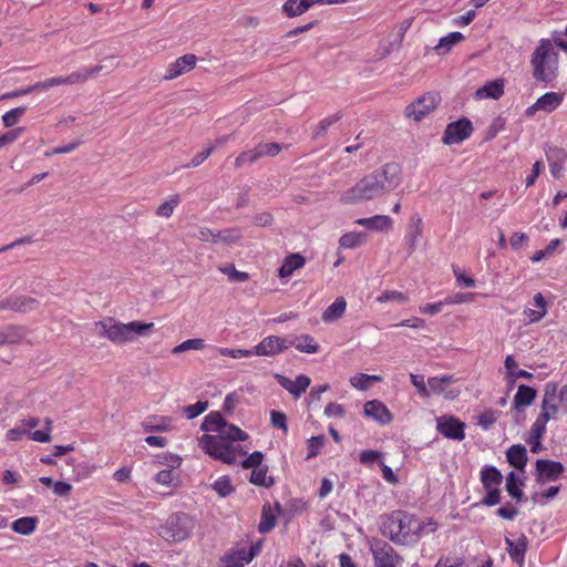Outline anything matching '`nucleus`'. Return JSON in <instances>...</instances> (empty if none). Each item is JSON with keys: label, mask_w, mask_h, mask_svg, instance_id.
<instances>
[{"label": "nucleus", "mask_w": 567, "mask_h": 567, "mask_svg": "<svg viewBox=\"0 0 567 567\" xmlns=\"http://www.w3.org/2000/svg\"><path fill=\"white\" fill-rule=\"evenodd\" d=\"M347 308V301L343 297H338L322 313V320L326 323H331L340 319Z\"/></svg>", "instance_id": "nucleus-31"}, {"label": "nucleus", "mask_w": 567, "mask_h": 567, "mask_svg": "<svg viewBox=\"0 0 567 567\" xmlns=\"http://www.w3.org/2000/svg\"><path fill=\"white\" fill-rule=\"evenodd\" d=\"M208 408L207 401H198L195 404L188 405L184 409L187 419L193 420L204 413Z\"/></svg>", "instance_id": "nucleus-56"}, {"label": "nucleus", "mask_w": 567, "mask_h": 567, "mask_svg": "<svg viewBox=\"0 0 567 567\" xmlns=\"http://www.w3.org/2000/svg\"><path fill=\"white\" fill-rule=\"evenodd\" d=\"M215 244H234L241 238V234L238 229L229 228L215 233Z\"/></svg>", "instance_id": "nucleus-45"}, {"label": "nucleus", "mask_w": 567, "mask_h": 567, "mask_svg": "<svg viewBox=\"0 0 567 567\" xmlns=\"http://www.w3.org/2000/svg\"><path fill=\"white\" fill-rule=\"evenodd\" d=\"M38 300L25 296H11L0 301V310L11 309L19 312H28L38 306Z\"/></svg>", "instance_id": "nucleus-19"}, {"label": "nucleus", "mask_w": 567, "mask_h": 567, "mask_svg": "<svg viewBox=\"0 0 567 567\" xmlns=\"http://www.w3.org/2000/svg\"><path fill=\"white\" fill-rule=\"evenodd\" d=\"M288 344L289 347H295L300 352L309 354L317 353L319 350V344L309 334L293 337L290 341H288Z\"/></svg>", "instance_id": "nucleus-29"}, {"label": "nucleus", "mask_w": 567, "mask_h": 567, "mask_svg": "<svg viewBox=\"0 0 567 567\" xmlns=\"http://www.w3.org/2000/svg\"><path fill=\"white\" fill-rule=\"evenodd\" d=\"M545 431H546V423L536 419L530 427V436H532V440L536 442V445H542L540 439L545 434Z\"/></svg>", "instance_id": "nucleus-60"}, {"label": "nucleus", "mask_w": 567, "mask_h": 567, "mask_svg": "<svg viewBox=\"0 0 567 567\" xmlns=\"http://www.w3.org/2000/svg\"><path fill=\"white\" fill-rule=\"evenodd\" d=\"M520 481L515 472H511L506 478V491L515 499L520 501L523 492L520 489Z\"/></svg>", "instance_id": "nucleus-42"}, {"label": "nucleus", "mask_w": 567, "mask_h": 567, "mask_svg": "<svg viewBox=\"0 0 567 567\" xmlns=\"http://www.w3.org/2000/svg\"><path fill=\"white\" fill-rule=\"evenodd\" d=\"M60 85H65L63 76H53V78L45 79L44 81H40V82H37L35 84H33V87H34V91L35 90L47 91L53 86H60Z\"/></svg>", "instance_id": "nucleus-58"}, {"label": "nucleus", "mask_w": 567, "mask_h": 567, "mask_svg": "<svg viewBox=\"0 0 567 567\" xmlns=\"http://www.w3.org/2000/svg\"><path fill=\"white\" fill-rule=\"evenodd\" d=\"M142 426L145 432H167L173 430V419L171 416H148Z\"/></svg>", "instance_id": "nucleus-25"}, {"label": "nucleus", "mask_w": 567, "mask_h": 567, "mask_svg": "<svg viewBox=\"0 0 567 567\" xmlns=\"http://www.w3.org/2000/svg\"><path fill=\"white\" fill-rule=\"evenodd\" d=\"M410 379L412 384L416 388L420 395L427 398L430 396V391L424 382V377L420 374H410Z\"/></svg>", "instance_id": "nucleus-63"}, {"label": "nucleus", "mask_w": 567, "mask_h": 567, "mask_svg": "<svg viewBox=\"0 0 567 567\" xmlns=\"http://www.w3.org/2000/svg\"><path fill=\"white\" fill-rule=\"evenodd\" d=\"M275 378L278 383L296 399L301 396L311 383L310 378L306 374H299L295 380L281 374H277Z\"/></svg>", "instance_id": "nucleus-18"}, {"label": "nucleus", "mask_w": 567, "mask_h": 567, "mask_svg": "<svg viewBox=\"0 0 567 567\" xmlns=\"http://www.w3.org/2000/svg\"><path fill=\"white\" fill-rule=\"evenodd\" d=\"M202 430L214 434H204L198 442L200 449L214 460L228 465H235L247 454L240 442L248 435L238 426L225 421L219 412H212L205 416Z\"/></svg>", "instance_id": "nucleus-1"}, {"label": "nucleus", "mask_w": 567, "mask_h": 567, "mask_svg": "<svg viewBox=\"0 0 567 567\" xmlns=\"http://www.w3.org/2000/svg\"><path fill=\"white\" fill-rule=\"evenodd\" d=\"M537 481L547 483L556 481L564 472V465L560 462L549 460H537L536 462Z\"/></svg>", "instance_id": "nucleus-16"}, {"label": "nucleus", "mask_w": 567, "mask_h": 567, "mask_svg": "<svg viewBox=\"0 0 567 567\" xmlns=\"http://www.w3.org/2000/svg\"><path fill=\"white\" fill-rule=\"evenodd\" d=\"M400 183L399 166L388 163L361 177L352 187L342 192L339 199L344 205L370 202L392 192Z\"/></svg>", "instance_id": "nucleus-2"}, {"label": "nucleus", "mask_w": 567, "mask_h": 567, "mask_svg": "<svg viewBox=\"0 0 567 567\" xmlns=\"http://www.w3.org/2000/svg\"><path fill=\"white\" fill-rule=\"evenodd\" d=\"M264 461V454L259 451H255L254 453H251L249 456L245 457L244 456L239 460V462L237 464H241L243 467L245 468H258L261 465Z\"/></svg>", "instance_id": "nucleus-52"}, {"label": "nucleus", "mask_w": 567, "mask_h": 567, "mask_svg": "<svg viewBox=\"0 0 567 567\" xmlns=\"http://www.w3.org/2000/svg\"><path fill=\"white\" fill-rule=\"evenodd\" d=\"M484 488L499 487L503 481L501 472L495 466H485L481 472Z\"/></svg>", "instance_id": "nucleus-33"}, {"label": "nucleus", "mask_w": 567, "mask_h": 567, "mask_svg": "<svg viewBox=\"0 0 567 567\" xmlns=\"http://www.w3.org/2000/svg\"><path fill=\"white\" fill-rule=\"evenodd\" d=\"M555 41L540 39L535 48L530 65L533 76L540 82H551L558 72V52L555 50Z\"/></svg>", "instance_id": "nucleus-5"}, {"label": "nucleus", "mask_w": 567, "mask_h": 567, "mask_svg": "<svg viewBox=\"0 0 567 567\" xmlns=\"http://www.w3.org/2000/svg\"><path fill=\"white\" fill-rule=\"evenodd\" d=\"M464 39V35L461 32H451L446 37L440 39V42L435 47V50L439 54L447 53L453 45L461 42Z\"/></svg>", "instance_id": "nucleus-39"}, {"label": "nucleus", "mask_w": 567, "mask_h": 567, "mask_svg": "<svg viewBox=\"0 0 567 567\" xmlns=\"http://www.w3.org/2000/svg\"><path fill=\"white\" fill-rule=\"evenodd\" d=\"M181 204V197L177 194L168 196L156 209V215L163 218H169L175 208Z\"/></svg>", "instance_id": "nucleus-38"}, {"label": "nucleus", "mask_w": 567, "mask_h": 567, "mask_svg": "<svg viewBox=\"0 0 567 567\" xmlns=\"http://www.w3.org/2000/svg\"><path fill=\"white\" fill-rule=\"evenodd\" d=\"M215 150V146L214 145H208L205 150H203L202 152H199L198 154H196L192 161L185 165L184 167H197L199 166L204 161H206L209 155L214 152Z\"/></svg>", "instance_id": "nucleus-61"}, {"label": "nucleus", "mask_w": 567, "mask_h": 567, "mask_svg": "<svg viewBox=\"0 0 567 567\" xmlns=\"http://www.w3.org/2000/svg\"><path fill=\"white\" fill-rule=\"evenodd\" d=\"M339 120H340V115L339 114L329 115V116L322 118L319 122L318 127L316 128V131L313 133V136L315 137H319L320 135L324 134L327 132V130L332 124L337 123Z\"/></svg>", "instance_id": "nucleus-57"}, {"label": "nucleus", "mask_w": 567, "mask_h": 567, "mask_svg": "<svg viewBox=\"0 0 567 567\" xmlns=\"http://www.w3.org/2000/svg\"><path fill=\"white\" fill-rule=\"evenodd\" d=\"M363 413L365 416L371 417L381 424H386L392 420L390 411L378 400L367 402L363 408Z\"/></svg>", "instance_id": "nucleus-22"}, {"label": "nucleus", "mask_w": 567, "mask_h": 567, "mask_svg": "<svg viewBox=\"0 0 567 567\" xmlns=\"http://www.w3.org/2000/svg\"><path fill=\"white\" fill-rule=\"evenodd\" d=\"M27 111L25 106H19L6 112L2 115V123L4 127H13Z\"/></svg>", "instance_id": "nucleus-46"}, {"label": "nucleus", "mask_w": 567, "mask_h": 567, "mask_svg": "<svg viewBox=\"0 0 567 567\" xmlns=\"http://www.w3.org/2000/svg\"><path fill=\"white\" fill-rule=\"evenodd\" d=\"M195 528V519L185 513L171 515L159 527L158 535L169 543H179L187 539Z\"/></svg>", "instance_id": "nucleus-6"}, {"label": "nucleus", "mask_w": 567, "mask_h": 567, "mask_svg": "<svg viewBox=\"0 0 567 567\" xmlns=\"http://www.w3.org/2000/svg\"><path fill=\"white\" fill-rule=\"evenodd\" d=\"M20 423L24 427L28 433L30 440L39 442V443H48L51 441V432H52V420L47 417L44 420V427L41 430L33 431L39 424L40 420L38 417H28L21 420Z\"/></svg>", "instance_id": "nucleus-13"}, {"label": "nucleus", "mask_w": 567, "mask_h": 567, "mask_svg": "<svg viewBox=\"0 0 567 567\" xmlns=\"http://www.w3.org/2000/svg\"><path fill=\"white\" fill-rule=\"evenodd\" d=\"M25 329L20 326H7L0 330V346L20 343L25 338Z\"/></svg>", "instance_id": "nucleus-24"}, {"label": "nucleus", "mask_w": 567, "mask_h": 567, "mask_svg": "<svg viewBox=\"0 0 567 567\" xmlns=\"http://www.w3.org/2000/svg\"><path fill=\"white\" fill-rule=\"evenodd\" d=\"M289 348L288 341L278 336H268L251 349L252 355L275 357Z\"/></svg>", "instance_id": "nucleus-9"}, {"label": "nucleus", "mask_w": 567, "mask_h": 567, "mask_svg": "<svg viewBox=\"0 0 567 567\" xmlns=\"http://www.w3.org/2000/svg\"><path fill=\"white\" fill-rule=\"evenodd\" d=\"M506 457L511 465L517 470L524 471L527 463L526 447L520 444L512 445L507 450Z\"/></svg>", "instance_id": "nucleus-28"}, {"label": "nucleus", "mask_w": 567, "mask_h": 567, "mask_svg": "<svg viewBox=\"0 0 567 567\" xmlns=\"http://www.w3.org/2000/svg\"><path fill=\"white\" fill-rule=\"evenodd\" d=\"M437 524L433 519L421 520L405 512L392 513L383 525V534L398 545H414L422 536L434 533Z\"/></svg>", "instance_id": "nucleus-3"}, {"label": "nucleus", "mask_w": 567, "mask_h": 567, "mask_svg": "<svg viewBox=\"0 0 567 567\" xmlns=\"http://www.w3.org/2000/svg\"><path fill=\"white\" fill-rule=\"evenodd\" d=\"M504 94V81L494 80L485 83L482 87L476 90L475 97L477 100L493 99L497 100Z\"/></svg>", "instance_id": "nucleus-23"}, {"label": "nucleus", "mask_w": 567, "mask_h": 567, "mask_svg": "<svg viewBox=\"0 0 567 567\" xmlns=\"http://www.w3.org/2000/svg\"><path fill=\"white\" fill-rule=\"evenodd\" d=\"M504 368L506 371V378L511 383H514L517 379H532L533 374L526 370L518 369V364L513 355H507L504 361Z\"/></svg>", "instance_id": "nucleus-32"}, {"label": "nucleus", "mask_w": 567, "mask_h": 567, "mask_svg": "<svg viewBox=\"0 0 567 567\" xmlns=\"http://www.w3.org/2000/svg\"><path fill=\"white\" fill-rule=\"evenodd\" d=\"M219 271L227 275L233 282H244L249 279L248 272L237 270L231 264L219 267Z\"/></svg>", "instance_id": "nucleus-48"}, {"label": "nucleus", "mask_w": 567, "mask_h": 567, "mask_svg": "<svg viewBox=\"0 0 567 567\" xmlns=\"http://www.w3.org/2000/svg\"><path fill=\"white\" fill-rule=\"evenodd\" d=\"M254 557V551L250 549L249 553L246 550H238L227 557L228 567H244Z\"/></svg>", "instance_id": "nucleus-43"}, {"label": "nucleus", "mask_w": 567, "mask_h": 567, "mask_svg": "<svg viewBox=\"0 0 567 567\" xmlns=\"http://www.w3.org/2000/svg\"><path fill=\"white\" fill-rule=\"evenodd\" d=\"M534 308H526L523 315L527 318V323H536L540 321L548 312V305L544 296L537 292L533 297Z\"/></svg>", "instance_id": "nucleus-21"}, {"label": "nucleus", "mask_w": 567, "mask_h": 567, "mask_svg": "<svg viewBox=\"0 0 567 567\" xmlns=\"http://www.w3.org/2000/svg\"><path fill=\"white\" fill-rule=\"evenodd\" d=\"M408 300L409 297L405 293L395 290H385L377 298V301L380 303H386L390 301L405 303Z\"/></svg>", "instance_id": "nucleus-47"}, {"label": "nucleus", "mask_w": 567, "mask_h": 567, "mask_svg": "<svg viewBox=\"0 0 567 567\" xmlns=\"http://www.w3.org/2000/svg\"><path fill=\"white\" fill-rule=\"evenodd\" d=\"M63 78H64L65 85H74V84H79V83H84L90 79L89 73L86 72V68L74 71Z\"/></svg>", "instance_id": "nucleus-55"}, {"label": "nucleus", "mask_w": 567, "mask_h": 567, "mask_svg": "<svg viewBox=\"0 0 567 567\" xmlns=\"http://www.w3.org/2000/svg\"><path fill=\"white\" fill-rule=\"evenodd\" d=\"M37 527V518L25 516L19 519H16L11 524V528L13 532L20 535H30L35 530Z\"/></svg>", "instance_id": "nucleus-36"}, {"label": "nucleus", "mask_w": 567, "mask_h": 567, "mask_svg": "<svg viewBox=\"0 0 567 567\" xmlns=\"http://www.w3.org/2000/svg\"><path fill=\"white\" fill-rule=\"evenodd\" d=\"M306 259L300 254H291L287 256L278 270L280 278H288L292 276L295 270L305 266Z\"/></svg>", "instance_id": "nucleus-27"}, {"label": "nucleus", "mask_w": 567, "mask_h": 567, "mask_svg": "<svg viewBox=\"0 0 567 567\" xmlns=\"http://www.w3.org/2000/svg\"><path fill=\"white\" fill-rule=\"evenodd\" d=\"M153 330V322L130 321L125 323L113 317H106L94 323L96 336L117 346L135 342L138 338L150 337Z\"/></svg>", "instance_id": "nucleus-4"}, {"label": "nucleus", "mask_w": 567, "mask_h": 567, "mask_svg": "<svg viewBox=\"0 0 567 567\" xmlns=\"http://www.w3.org/2000/svg\"><path fill=\"white\" fill-rule=\"evenodd\" d=\"M547 158L549 161L550 174L554 178H560L567 158L566 154L561 150L554 148L547 153Z\"/></svg>", "instance_id": "nucleus-30"}, {"label": "nucleus", "mask_w": 567, "mask_h": 567, "mask_svg": "<svg viewBox=\"0 0 567 567\" xmlns=\"http://www.w3.org/2000/svg\"><path fill=\"white\" fill-rule=\"evenodd\" d=\"M364 235L361 233H347L339 239V244L342 248L352 249L364 243Z\"/></svg>", "instance_id": "nucleus-44"}, {"label": "nucleus", "mask_w": 567, "mask_h": 567, "mask_svg": "<svg viewBox=\"0 0 567 567\" xmlns=\"http://www.w3.org/2000/svg\"><path fill=\"white\" fill-rule=\"evenodd\" d=\"M441 102V96L437 92H427L410 103L404 111L408 118L420 122L431 113H433Z\"/></svg>", "instance_id": "nucleus-7"}, {"label": "nucleus", "mask_w": 567, "mask_h": 567, "mask_svg": "<svg viewBox=\"0 0 567 567\" xmlns=\"http://www.w3.org/2000/svg\"><path fill=\"white\" fill-rule=\"evenodd\" d=\"M197 58L195 54H185L178 59H176L174 62H172L166 70V73L164 75V80L171 81L174 80L182 74L189 72L193 70L196 65Z\"/></svg>", "instance_id": "nucleus-17"}, {"label": "nucleus", "mask_w": 567, "mask_h": 567, "mask_svg": "<svg viewBox=\"0 0 567 567\" xmlns=\"http://www.w3.org/2000/svg\"><path fill=\"white\" fill-rule=\"evenodd\" d=\"M473 132V126L470 120L461 118L446 126L444 132L443 142L446 145L458 144L468 138Z\"/></svg>", "instance_id": "nucleus-10"}, {"label": "nucleus", "mask_w": 567, "mask_h": 567, "mask_svg": "<svg viewBox=\"0 0 567 567\" xmlns=\"http://www.w3.org/2000/svg\"><path fill=\"white\" fill-rule=\"evenodd\" d=\"M249 482L256 486L261 487H270L275 483L274 478L268 475L267 466H260L252 470Z\"/></svg>", "instance_id": "nucleus-35"}, {"label": "nucleus", "mask_w": 567, "mask_h": 567, "mask_svg": "<svg viewBox=\"0 0 567 567\" xmlns=\"http://www.w3.org/2000/svg\"><path fill=\"white\" fill-rule=\"evenodd\" d=\"M536 399V390L527 386L519 385L514 396L515 408L529 406Z\"/></svg>", "instance_id": "nucleus-34"}, {"label": "nucleus", "mask_w": 567, "mask_h": 567, "mask_svg": "<svg viewBox=\"0 0 567 567\" xmlns=\"http://www.w3.org/2000/svg\"><path fill=\"white\" fill-rule=\"evenodd\" d=\"M218 354L223 357H229L233 359L249 358L252 355L251 349H231V348H216Z\"/></svg>", "instance_id": "nucleus-53"}, {"label": "nucleus", "mask_w": 567, "mask_h": 567, "mask_svg": "<svg viewBox=\"0 0 567 567\" xmlns=\"http://www.w3.org/2000/svg\"><path fill=\"white\" fill-rule=\"evenodd\" d=\"M261 153H260V150H259V146L257 145L255 148L252 150H249V151H246V152H243L240 153L237 158H236V162H235V165L236 166H241L244 164H251L256 161H258L259 158H261Z\"/></svg>", "instance_id": "nucleus-50"}, {"label": "nucleus", "mask_w": 567, "mask_h": 567, "mask_svg": "<svg viewBox=\"0 0 567 567\" xmlns=\"http://www.w3.org/2000/svg\"><path fill=\"white\" fill-rule=\"evenodd\" d=\"M371 550L375 567H400L403 561L394 548L385 542H377Z\"/></svg>", "instance_id": "nucleus-8"}, {"label": "nucleus", "mask_w": 567, "mask_h": 567, "mask_svg": "<svg viewBox=\"0 0 567 567\" xmlns=\"http://www.w3.org/2000/svg\"><path fill=\"white\" fill-rule=\"evenodd\" d=\"M564 101V93L547 92L536 100L534 104L528 106L525 111L526 116H534L538 111L550 113L559 107Z\"/></svg>", "instance_id": "nucleus-12"}, {"label": "nucleus", "mask_w": 567, "mask_h": 567, "mask_svg": "<svg viewBox=\"0 0 567 567\" xmlns=\"http://www.w3.org/2000/svg\"><path fill=\"white\" fill-rule=\"evenodd\" d=\"M382 453L374 450H364L360 453L359 461L364 465H369L380 460Z\"/></svg>", "instance_id": "nucleus-64"}, {"label": "nucleus", "mask_w": 567, "mask_h": 567, "mask_svg": "<svg viewBox=\"0 0 567 567\" xmlns=\"http://www.w3.org/2000/svg\"><path fill=\"white\" fill-rule=\"evenodd\" d=\"M324 415L327 417L342 419L346 416V410L341 404L331 402L324 408Z\"/></svg>", "instance_id": "nucleus-62"}, {"label": "nucleus", "mask_w": 567, "mask_h": 567, "mask_svg": "<svg viewBox=\"0 0 567 567\" xmlns=\"http://www.w3.org/2000/svg\"><path fill=\"white\" fill-rule=\"evenodd\" d=\"M359 226L371 230L382 231L392 226V219L386 215H375L367 218H359L354 221Z\"/></svg>", "instance_id": "nucleus-26"}, {"label": "nucleus", "mask_w": 567, "mask_h": 567, "mask_svg": "<svg viewBox=\"0 0 567 567\" xmlns=\"http://www.w3.org/2000/svg\"><path fill=\"white\" fill-rule=\"evenodd\" d=\"M421 236H422V219H421V217H415V218H413L412 225L406 235L410 254H412L415 250Z\"/></svg>", "instance_id": "nucleus-37"}, {"label": "nucleus", "mask_w": 567, "mask_h": 567, "mask_svg": "<svg viewBox=\"0 0 567 567\" xmlns=\"http://www.w3.org/2000/svg\"><path fill=\"white\" fill-rule=\"evenodd\" d=\"M507 553L513 561H515L519 567L524 566L525 554L527 550V538L524 534H520L519 537L515 540L505 538Z\"/></svg>", "instance_id": "nucleus-20"}, {"label": "nucleus", "mask_w": 567, "mask_h": 567, "mask_svg": "<svg viewBox=\"0 0 567 567\" xmlns=\"http://www.w3.org/2000/svg\"><path fill=\"white\" fill-rule=\"evenodd\" d=\"M453 378L451 375L432 377L427 379L430 395L437 394L444 395L445 399L453 400L461 393L458 389H449L452 384Z\"/></svg>", "instance_id": "nucleus-14"}, {"label": "nucleus", "mask_w": 567, "mask_h": 567, "mask_svg": "<svg viewBox=\"0 0 567 567\" xmlns=\"http://www.w3.org/2000/svg\"><path fill=\"white\" fill-rule=\"evenodd\" d=\"M213 489L220 496L226 497L234 492L230 480L227 476H221L213 483Z\"/></svg>", "instance_id": "nucleus-49"}, {"label": "nucleus", "mask_w": 567, "mask_h": 567, "mask_svg": "<svg viewBox=\"0 0 567 567\" xmlns=\"http://www.w3.org/2000/svg\"><path fill=\"white\" fill-rule=\"evenodd\" d=\"M206 348V342L202 338L187 339L172 349L173 354H179L188 350L200 351Z\"/></svg>", "instance_id": "nucleus-40"}, {"label": "nucleus", "mask_w": 567, "mask_h": 567, "mask_svg": "<svg viewBox=\"0 0 567 567\" xmlns=\"http://www.w3.org/2000/svg\"><path fill=\"white\" fill-rule=\"evenodd\" d=\"M437 431L445 437L462 441L465 437V424L453 416H441L436 420Z\"/></svg>", "instance_id": "nucleus-15"}, {"label": "nucleus", "mask_w": 567, "mask_h": 567, "mask_svg": "<svg viewBox=\"0 0 567 567\" xmlns=\"http://www.w3.org/2000/svg\"><path fill=\"white\" fill-rule=\"evenodd\" d=\"M326 442V437L323 435L312 436L308 440V454L307 458H313L316 457L321 447L323 446Z\"/></svg>", "instance_id": "nucleus-54"}, {"label": "nucleus", "mask_w": 567, "mask_h": 567, "mask_svg": "<svg viewBox=\"0 0 567 567\" xmlns=\"http://www.w3.org/2000/svg\"><path fill=\"white\" fill-rule=\"evenodd\" d=\"M557 413V383L548 382L545 384L542 412L537 419L547 424L549 420L556 417Z\"/></svg>", "instance_id": "nucleus-11"}, {"label": "nucleus", "mask_w": 567, "mask_h": 567, "mask_svg": "<svg viewBox=\"0 0 567 567\" xmlns=\"http://www.w3.org/2000/svg\"><path fill=\"white\" fill-rule=\"evenodd\" d=\"M276 525V517L270 513V508H262V514L260 518V523L258 526V530L262 534L270 532Z\"/></svg>", "instance_id": "nucleus-51"}, {"label": "nucleus", "mask_w": 567, "mask_h": 567, "mask_svg": "<svg viewBox=\"0 0 567 567\" xmlns=\"http://www.w3.org/2000/svg\"><path fill=\"white\" fill-rule=\"evenodd\" d=\"M282 10L288 17H297L309 10V4L305 0H287Z\"/></svg>", "instance_id": "nucleus-41"}, {"label": "nucleus", "mask_w": 567, "mask_h": 567, "mask_svg": "<svg viewBox=\"0 0 567 567\" xmlns=\"http://www.w3.org/2000/svg\"><path fill=\"white\" fill-rule=\"evenodd\" d=\"M473 297H474V293L456 292L454 295L445 297L443 299V303H445V306L461 305V303L471 301L473 299Z\"/></svg>", "instance_id": "nucleus-59"}]
</instances>
